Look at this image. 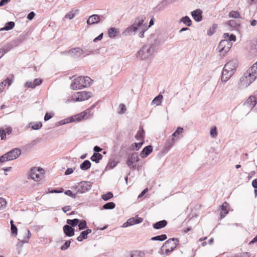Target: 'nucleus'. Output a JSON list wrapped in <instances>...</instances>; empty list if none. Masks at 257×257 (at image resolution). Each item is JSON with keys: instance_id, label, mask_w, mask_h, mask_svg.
I'll list each match as a JSON object with an SVG mask.
<instances>
[{"instance_id": "obj_42", "label": "nucleus", "mask_w": 257, "mask_h": 257, "mask_svg": "<svg viewBox=\"0 0 257 257\" xmlns=\"http://www.w3.org/2000/svg\"><path fill=\"white\" fill-rule=\"evenodd\" d=\"M250 255L249 252H244L235 254L233 257H249Z\"/></svg>"}, {"instance_id": "obj_45", "label": "nucleus", "mask_w": 257, "mask_h": 257, "mask_svg": "<svg viewBox=\"0 0 257 257\" xmlns=\"http://www.w3.org/2000/svg\"><path fill=\"white\" fill-rule=\"evenodd\" d=\"M42 126L41 122H37L32 125L31 128L32 130H39Z\"/></svg>"}, {"instance_id": "obj_57", "label": "nucleus", "mask_w": 257, "mask_h": 257, "mask_svg": "<svg viewBox=\"0 0 257 257\" xmlns=\"http://www.w3.org/2000/svg\"><path fill=\"white\" fill-rule=\"evenodd\" d=\"M53 115L47 112L44 116V120L45 121H48L50 119H51L53 117Z\"/></svg>"}, {"instance_id": "obj_63", "label": "nucleus", "mask_w": 257, "mask_h": 257, "mask_svg": "<svg viewBox=\"0 0 257 257\" xmlns=\"http://www.w3.org/2000/svg\"><path fill=\"white\" fill-rule=\"evenodd\" d=\"M93 150L95 153H99V152H101L102 150V149L100 148L99 147L96 146L94 147Z\"/></svg>"}, {"instance_id": "obj_24", "label": "nucleus", "mask_w": 257, "mask_h": 257, "mask_svg": "<svg viewBox=\"0 0 257 257\" xmlns=\"http://www.w3.org/2000/svg\"><path fill=\"white\" fill-rule=\"evenodd\" d=\"M167 224V221L165 220H162L157 222L153 224V227L156 229H159L165 227Z\"/></svg>"}, {"instance_id": "obj_23", "label": "nucleus", "mask_w": 257, "mask_h": 257, "mask_svg": "<svg viewBox=\"0 0 257 257\" xmlns=\"http://www.w3.org/2000/svg\"><path fill=\"white\" fill-rule=\"evenodd\" d=\"M92 232L91 229H87L80 233L79 236L77 237V240L78 241H82L83 239L87 238V235Z\"/></svg>"}, {"instance_id": "obj_26", "label": "nucleus", "mask_w": 257, "mask_h": 257, "mask_svg": "<svg viewBox=\"0 0 257 257\" xmlns=\"http://www.w3.org/2000/svg\"><path fill=\"white\" fill-rule=\"evenodd\" d=\"M102 158V155L99 153H94L93 155L91 157V160L95 162L96 163H98L99 161Z\"/></svg>"}, {"instance_id": "obj_56", "label": "nucleus", "mask_w": 257, "mask_h": 257, "mask_svg": "<svg viewBox=\"0 0 257 257\" xmlns=\"http://www.w3.org/2000/svg\"><path fill=\"white\" fill-rule=\"evenodd\" d=\"M11 229L12 233L13 234H17L18 229H17V227L14 224H12V225L11 226Z\"/></svg>"}, {"instance_id": "obj_33", "label": "nucleus", "mask_w": 257, "mask_h": 257, "mask_svg": "<svg viewBox=\"0 0 257 257\" xmlns=\"http://www.w3.org/2000/svg\"><path fill=\"white\" fill-rule=\"evenodd\" d=\"M15 26V23L14 22H9L7 23L3 28L1 30H12Z\"/></svg>"}, {"instance_id": "obj_46", "label": "nucleus", "mask_w": 257, "mask_h": 257, "mask_svg": "<svg viewBox=\"0 0 257 257\" xmlns=\"http://www.w3.org/2000/svg\"><path fill=\"white\" fill-rule=\"evenodd\" d=\"M144 130H142V131H139L138 132L136 138L138 140H143L144 139Z\"/></svg>"}, {"instance_id": "obj_9", "label": "nucleus", "mask_w": 257, "mask_h": 257, "mask_svg": "<svg viewBox=\"0 0 257 257\" xmlns=\"http://www.w3.org/2000/svg\"><path fill=\"white\" fill-rule=\"evenodd\" d=\"M92 187V183L88 181H82L79 183V185L77 186V193H83L88 191Z\"/></svg>"}, {"instance_id": "obj_30", "label": "nucleus", "mask_w": 257, "mask_h": 257, "mask_svg": "<svg viewBox=\"0 0 257 257\" xmlns=\"http://www.w3.org/2000/svg\"><path fill=\"white\" fill-rule=\"evenodd\" d=\"M118 34V31L116 29L111 27L109 29L108 31V34L109 37L111 38H115Z\"/></svg>"}, {"instance_id": "obj_35", "label": "nucleus", "mask_w": 257, "mask_h": 257, "mask_svg": "<svg viewBox=\"0 0 257 257\" xmlns=\"http://www.w3.org/2000/svg\"><path fill=\"white\" fill-rule=\"evenodd\" d=\"M117 164V162L115 161L114 160H110L107 166H106V169H111L114 168Z\"/></svg>"}, {"instance_id": "obj_44", "label": "nucleus", "mask_w": 257, "mask_h": 257, "mask_svg": "<svg viewBox=\"0 0 257 257\" xmlns=\"http://www.w3.org/2000/svg\"><path fill=\"white\" fill-rule=\"evenodd\" d=\"M13 46L12 44H9L5 45L3 48H2L3 51L5 52V53H7L9 51H10L11 49H12Z\"/></svg>"}, {"instance_id": "obj_25", "label": "nucleus", "mask_w": 257, "mask_h": 257, "mask_svg": "<svg viewBox=\"0 0 257 257\" xmlns=\"http://www.w3.org/2000/svg\"><path fill=\"white\" fill-rule=\"evenodd\" d=\"M91 164L89 160H85L80 165V168L83 171L88 170L91 167Z\"/></svg>"}, {"instance_id": "obj_6", "label": "nucleus", "mask_w": 257, "mask_h": 257, "mask_svg": "<svg viewBox=\"0 0 257 257\" xmlns=\"http://www.w3.org/2000/svg\"><path fill=\"white\" fill-rule=\"evenodd\" d=\"M142 21H144L143 17H139L135 19L134 23L130 27H127L123 34L126 35H132L138 31V29H141V24Z\"/></svg>"}, {"instance_id": "obj_37", "label": "nucleus", "mask_w": 257, "mask_h": 257, "mask_svg": "<svg viewBox=\"0 0 257 257\" xmlns=\"http://www.w3.org/2000/svg\"><path fill=\"white\" fill-rule=\"evenodd\" d=\"M183 128L181 127H178L175 132L172 134V140H174V138L177 137L179 135L181 134L183 132Z\"/></svg>"}, {"instance_id": "obj_12", "label": "nucleus", "mask_w": 257, "mask_h": 257, "mask_svg": "<svg viewBox=\"0 0 257 257\" xmlns=\"http://www.w3.org/2000/svg\"><path fill=\"white\" fill-rule=\"evenodd\" d=\"M42 169L34 167L31 169L30 176L31 179L35 181H39L41 179L40 173L43 171Z\"/></svg>"}, {"instance_id": "obj_2", "label": "nucleus", "mask_w": 257, "mask_h": 257, "mask_svg": "<svg viewBox=\"0 0 257 257\" xmlns=\"http://www.w3.org/2000/svg\"><path fill=\"white\" fill-rule=\"evenodd\" d=\"M257 78V62L253 64L240 78L238 88L243 89L247 88Z\"/></svg>"}, {"instance_id": "obj_59", "label": "nucleus", "mask_w": 257, "mask_h": 257, "mask_svg": "<svg viewBox=\"0 0 257 257\" xmlns=\"http://www.w3.org/2000/svg\"><path fill=\"white\" fill-rule=\"evenodd\" d=\"M35 13L34 12H30L27 16V19L29 20H32L35 16Z\"/></svg>"}, {"instance_id": "obj_50", "label": "nucleus", "mask_w": 257, "mask_h": 257, "mask_svg": "<svg viewBox=\"0 0 257 257\" xmlns=\"http://www.w3.org/2000/svg\"><path fill=\"white\" fill-rule=\"evenodd\" d=\"M119 107L120 109V111L119 112V113L123 114L125 112L126 107L125 105H124L123 104H120L119 106Z\"/></svg>"}, {"instance_id": "obj_17", "label": "nucleus", "mask_w": 257, "mask_h": 257, "mask_svg": "<svg viewBox=\"0 0 257 257\" xmlns=\"http://www.w3.org/2000/svg\"><path fill=\"white\" fill-rule=\"evenodd\" d=\"M64 234L69 237L73 236L74 235L75 229L70 225L66 224L63 226Z\"/></svg>"}, {"instance_id": "obj_38", "label": "nucleus", "mask_w": 257, "mask_h": 257, "mask_svg": "<svg viewBox=\"0 0 257 257\" xmlns=\"http://www.w3.org/2000/svg\"><path fill=\"white\" fill-rule=\"evenodd\" d=\"M115 206V204L112 202L107 203L103 205V208L104 209H112Z\"/></svg>"}, {"instance_id": "obj_36", "label": "nucleus", "mask_w": 257, "mask_h": 257, "mask_svg": "<svg viewBox=\"0 0 257 257\" xmlns=\"http://www.w3.org/2000/svg\"><path fill=\"white\" fill-rule=\"evenodd\" d=\"M167 238V235L166 234H162L160 235H157L154 237H152L151 239L152 240H159V241H164Z\"/></svg>"}, {"instance_id": "obj_22", "label": "nucleus", "mask_w": 257, "mask_h": 257, "mask_svg": "<svg viewBox=\"0 0 257 257\" xmlns=\"http://www.w3.org/2000/svg\"><path fill=\"white\" fill-rule=\"evenodd\" d=\"M256 104L255 97L253 96H249L245 101L244 105L252 108Z\"/></svg>"}, {"instance_id": "obj_8", "label": "nucleus", "mask_w": 257, "mask_h": 257, "mask_svg": "<svg viewBox=\"0 0 257 257\" xmlns=\"http://www.w3.org/2000/svg\"><path fill=\"white\" fill-rule=\"evenodd\" d=\"M92 96V93L90 92L82 91L78 92L73 94L71 96V100L72 101H82L87 100Z\"/></svg>"}, {"instance_id": "obj_62", "label": "nucleus", "mask_w": 257, "mask_h": 257, "mask_svg": "<svg viewBox=\"0 0 257 257\" xmlns=\"http://www.w3.org/2000/svg\"><path fill=\"white\" fill-rule=\"evenodd\" d=\"M102 37H103V33H101L98 36H97V37H96L94 39L93 42H96L98 41H100L102 39Z\"/></svg>"}, {"instance_id": "obj_4", "label": "nucleus", "mask_w": 257, "mask_h": 257, "mask_svg": "<svg viewBox=\"0 0 257 257\" xmlns=\"http://www.w3.org/2000/svg\"><path fill=\"white\" fill-rule=\"evenodd\" d=\"M92 80L88 76H80L75 78L70 85L72 89L77 90L90 86Z\"/></svg>"}, {"instance_id": "obj_11", "label": "nucleus", "mask_w": 257, "mask_h": 257, "mask_svg": "<svg viewBox=\"0 0 257 257\" xmlns=\"http://www.w3.org/2000/svg\"><path fill=\"white\" fill-rule=\"evenodd\" d=\"M21 151L20 149L18 148H15L12 149L6 154L7 161H12L18 158L21 155Z\"/></svg>"}, {"instance_id": "obj_47", "label": "nucleus", "mask_w": 257, "mask_h": 257, "mask_svg": "<svg viewBox=\"0 0 257 257\" xmlns=\"http://www.w3.org/2000/svg\"><path fill=\"white\" fill-rule=\"evenodd\" d=\"M71 243L70 240H67L66 241L64 244L61 246V249L62 250H66L70 246V244Z\"/></svg>"}, {"instance_id": "obj_31", "label": "nucleus", "mask_w": 257, "mask_h": 257, "mask_svg": "<svg viewBox=\"0 0 257 257\" xmlns=\"http://www.w3.org/2000/svg\"><path fill=\"white\" fill-rule=\"evenodd\" d=\"M223 40L229 41L230 42H231V41H235L236 40V37L234 35L231 34L229 35L228 33H224L223 34Z\"/></svg>"}, {"instance_id": "obj_20", "label": "nucleus", "mask_w": 257, "mask_h": 257, "mask_svg": "<svg viewBox=\"0 0 257 257\" xmlns=\"http://www.w3.org/2000/svg\"><path fill=\"white\" fill-rule=\"evenodd\" d=\"M153 147L151 145L145 147L141 151L140 155L142 158H146L152 152Z\"/></svg>"}, {"instance_id": "obj_48", "label": "nucleus", "mask_w": 257, "mask_h": 257, "mask_svg": "<svg viewBox=\"0 0 257 257\" xmlns=\"http://www.w3.org/2000/svg\"><path fill=\"white\" fill-rule=\"evenodd\" d=\"M0 137L1 140H4L6 139V132L3 128H0Z\"/></svg>"}, {"instance_id": "obj_58", "label": "nucleus", "mask_w": 257, "mask_h": 257, "mask_svg": "<svg viewBox=\"0 0 257 257\" xmlns=\"http://www.w3.org/2000/svg\"><path fill=\"white\" fill-rule=\"evenodd\" d=\"M7 204V202L3 198H0V209Z\"/></svg>"}, {"instance_id": "obj_41", "label": "nucleus", "mask_w": 257, "mask_h": 257, "mask_svg": "<svg viewBox=\"0 0 257 257\" xmlns=\"http://www.w3.org/2000/svg\"><path fill=\"white\" fill-rule=\"evenodd\" d=\"M113 197V194L111 192H108L106 194L102 195L101 198L103 200L107 201Z\"/></svg>"}, {"instance_id": "obj_21", "label": "nucleus", "mask_w": 257, "mask_h": 257, "mask_svg": "<svg viewBox=\"0 0 257 257\" xmlns=\"http://www.w3.org/2000/svg\"><path fill=\"white\" fill-rule=\"evenodd\" d=\"M229 205L228 203L224 202L221 206V212H220V217L221 218H224L228 213V208Z\"/></svg>"}, {"instance_id": "obj_29", "label": "nucleus", "mask_w": 257, "mask_h": 257, "mask_svg": "<svg viewBox=\"0 0 257 257\" xmlns=\"http://www.w3.org/2000/svg\"><path fill=\"white\" fill-rule=\"evenodd\" d=\"M141 29H138V31L140 32L139 36L140 38H143L144 37V33L147 30V25L144 24V21H142L141 26Z\"/></svg>"}, {"instance_id": "obj_54", "label": "nucleus", "mask_w": 257, "mask_h": 257, "mask_svg": "<svg viewBox=\"0 0 257 257\" xmlns=\"http://www.w3.org/2000/svg\"><path fill=\"white\" fill-rule=\"evenodd\" d=\"M75 169V167H74L73 168H67L65 172V175H68L72 174L74 172V170Z\"/></svg>"}, {"instance_id": "obj_43", "label": "nucleus", "mask_w": 257, "mask_h": 257, "mask_svg": "<svg viewBox=\"0 0 257 257\" xmlns=\"http://www.w3.org/2000/svg\"><path fill=\"white\" fill-rule=\"evenodd\" d=\"M42 83L41 79H35L32 82V88H35L36 86L40 85Z\"/></svg>"}, {"instance_id": "obj_61", "label": "nucleus", "mask_w": 257, "mask_h": 257, "mask_svg": "<svg viewBox=\"0 0 257 257\" xmlns=\"http://www.w3.org/2000/svg\"><path fill=\"white\" fill-rule=\"evenodd\" d=\"M5 161H8L6 154L0 157V163H3Z\"/></svg>"}, {"instance_id": "obj_1", "label": "nucleus", "mask_w": 257, "mask_h": 257, "mask_svg": "<svg viewBox=\"0 0 257 257\" xmlns=\"http://www.w3.org/2000/svg\"><path fill=\"white\" fill-rule=\"evenodd\" d=\"M159 44V39L155 34H152L148 39V43L144 45L137 52V58L141 60H151L155 52V47Z\"/></svg>"}, {"instance_id": "obj_13", "label": "nucleus", "mask_w": 257, "mask_h": 257, "mask_svg": "<svg viewBox=\"0 0 257 257\" xmlns=\"http://www.w3.org/2000/svg\"><path fill=\"white\" fill-rule=\"evenodd\" d=\"M143 221V219L139 217L138 215L135 217L130 218L127 221L124 223L122 225L123 227H127L129 226L133 225L136 224H139Z\"/></svg>"}, {"instance_id": "obj_52", "label": "nucleus", "mask_w": 257, "mask_h": 257, "mask_svg": "<svg viewBox=\"0 0 257 257\" xmlns=\"http://www.w3.org/2000/svg\"><path fill=\"white\" fill-rule=\"evenodd\" d=\"M27 232L28 236L26 237H25L24 239L22 240V242L24 243L28 242L29 239L31 235L30 231L29 229L27 230Z\"/></svg>"}, {"instance_id": "obj_5", "label": "nucleus", "mask_w": 257, "mask_h": 257, "mask_svg": "<svg viewBox=\"0 0 257 257\" xmlns=\"http://www.w3.org/2000/svg\"><path fill=\"white\" fill-rule=\"evenodd\" d=\"M179 240L176 238H172L167 240L161 248L162 253L165 252L166 254L172 251L179 243Z\"/></svg>"}, {"instance_id": "obj_3", "label": "nucleus", "mask_w": 257, "mask_h": 257, "mask_svg": "<svg viewBox=\"0 0 257 257\" xmlns=\"http://www.w3.org/2000/svg\"><path fill=\"white\" fill-rule=\"evenodd\" d=\"M236 60H231L224 66L222 71L221 81L224 82L227 81L234 73L237 66Z\"/></svg>"}, {"instance_id": "obj_64", "label": "nucleus", "mask_w": 257, "mask_h": 257, "mask_svg": "<svg viewBox=\"0 0 257 257\" xmlns=\"http://www.w3.org/2000/svg\"><path fill=\"white\" fill-rule=\"evenodd\" d=\"M252 186L253 188L257 189V179H255L252 181Z\"/></svg>"}, {"instance_id": "obj_7", "label": "nucleus", "mask_w": 257, "mask_h": 257, "mask_svg": "<svg viewBox=\"0 0 257 257\" xmlns=\"http://www.w3.org/2000/svg\"><path fill=\"white\" fill-rule=\"evenodd\" d=\"M232 47V43L226 40H222L219 43L217 50L219 53V55L223 57Z\"/></svg>"}, {"instance_id": "obj_15", "label": "nucleus", "mask_w": 257, "mask_h": 257, "mask_svg": "<svg viewBox=\"0 0 257 257\" xmlns=\"http://www.w3.org/2000/svg\"><path fill=\"white\" fill-rule=\"evenodd\" d=\"M86 114V112L83 111L79 114L71 116L68 118L69 122H79L84 118Z\"/></svg>"}, {"instance_id": "obj_53", "label": "nucleus", "mask_w": 257, "mask_h": 257, "mask_svg": "<svg viewBox=\"0 0 257 257\" xmlns=\"http://www.w3.org/2000/svg\"><path fill=\"white\" fill-rule=\"evenodd\" d=\"M217 135L216 128V127H214L211 128L210 131V135L212 137H215Z\"/></svg>"}, {"instance_id": "obj_49", "label": "nucleus", "mask_w": 257, "mask_h": 257, "mask_svg": "<svg viewBox=\"0 0 257 257\" xmlns=\"http://www.w3.org/2000/svg\"><path fill=\"white\" fill-rule=\"evenodd\" d=\"M12 83V80L9 78H7L4 81L2 82V84L6 86L8 84L9 86L11 85Z\"/></svg>"}, {"instance_id": "obj_60", "label": "nucleus", "mask_w": 257, "mask_h": 257, "mask_svg": "<svg viewBox=\"0 0 257 257\" xmlns=\"http://www.w3.org/2000/svg\"><path fill=\"white\" fill-rule=\"evenodd\" d=\"M64 189L63 188H61L60 189H52L51 191H49V193H62Z\"/></svg>"}, {"instance_id": "obj_28", "label": "nucleus", "mask_w": 257, "mask_h": 257, "mask_svg": "<svg viewBox=\"0 0 257 257\" xmlns=\"http://www.w3.org/2000/svg\"><path fill=\"white\" fill-rule=\"evenodd\" d=\"M130 257H145V254L139 250H134L130 253Z\"/></svg>"}, {"instance_id": "obj_55", "label": "nucleus", "mask_w": 257, "mask_h": 257, "mask_svg": "<svg viewBox=\"0 0 257 257\" xmlns=\"http://www.w3.org/2000/svg\"><path fill=\"white\" fill-rule=\"evenodd\" d=\"M75 16V14L73 12H70V13L67 14L65 15L66 18H68L69 19H73Z\"/></svg>"}, {"instance_id": "obj_19", "label": "nucleus", "mask_w": 257, "mask_h": 257, "mask_svg": "<svg viewBox=\"0 0 257 257\" xmlns=\"http://www.w3.org/2000/svg\"><path fill=\"white\" fill-rule=\"evenodd\" d=\"M102 17V16H101ZM100 21V16L98 15H92L90 16L87 21V24L88 25H93L97 24Z\"/></svg>"}, {"instance_id": "obj_40", "label": "nucleus", "mask_w": 257, "mask_h": 257, "mask_svg": "<svg viewBox=\"0 0 257 257\" xmlns=\"http://www.w3.org/2000/svg\"><path fill=\"white\" fill-rule=\"evenodd\" d=\"M77 225H78L79 230H83L87 227V223L85 220H79V222Z\"/></svg>"}, {"instance_id": "obj_18", "label": "nucleus", "mask_w": 257, "mask_h": 257, "mask_svg": "<svg viewBox=\"0 0 257 257\" xmlns=\"http://www.w3.org/2000/svg\"><path fill=\"white\" fill-rule=\"evenodd\" d=\"M202 14L201 10L197 9L191 12V16L195 21L199 22L202 20Z\"/></svg>"}, {"instance_id": "obj_34", "label": "nucleus", "mask_w": 257, "mask_h": 257, "mask_svg": "<svg viewBox=\"0 0 257 257\" xmlns=\"http://www.w3.org/2000/svg\"><path fill=\"white\" fill-rule=\"evenodd\" d=\"M67 225H71L72 227L76 226L79 222V219L75 218L74 219H67Z\"/></svg>"}, {"instance_id": "obj_32", "label": "nucleus", "mask_w": 257, "mask_h": 257, "mask_svg": "<svg viewBox=\"0 0 257 257\" xmlns=\"http://www.w3.org/2000/svg\"><path fill=\"white\" fill-rule=\"evenodd\" d=\"M180 21L183 23L185 25L187 26H190L192 25V21L191 19L188 16H185L182 17Z\"/></svg>"}, {"instance_id": "obj_27", "label": "nucleus", "mask_w": 257, "mask_h": 257, "mask_svg": "<svg viewBox=\"0 0 257 257\" xmlns=\"http://www.w3.org/2000/svg\"><path fill=\"white\" fill-rule=\"evenodd\" d=\"M162 99L163 95L160 93L152 101V104H156L157 106L160 105L162 103Z\"/></svg>"}, {"instance_id": "obj_16", "label": "nucleus", "mask_w": 257, "mask_h": 257, "mask_svg": "<svg viewBox=\"0 0 257 257\" xmlns=\"http://www.w3.org/2000/svg\"><path fill=\"white\" fill-rule=\"evenodd\" d=\"M68 53H69V56L72 57L78 58L82 55L83 51L79 48H75L70 50Z\"/></svg>"}, {"instance_id": "obj_14", "label": "nucleus", "mask_w": 257, "mask_h": 257, "mask_svg": "<svg viewBox=\"0 0 257 257\" xmlns=\"http://www.w3.org/2000/svg\"><path fill=\"white\" fill-rule=\"evenodd\" d=\"M240 25L239 20H231L226 23L227 29L229 31L238 30Z\"/></svg>"}, {"instance_id": "obj_39", "label": "nucleus", "mask_w": 257, "mask_h": 257, "mask_svg": "<svg viewBox=\"0 0 257 257\" xmlns=\"http://www.w3.org/2000/svg\"><path fill=\"white\" fill-rule=\"evenodd\" d=\"M229 17L235 19L240 18V15L237 11H231L229 13Z\"/></svg>"}, {"instance_id": "obj_51", "label": "nucleus", "mask_w": 257, "mask_h": 257, "mask_svg": "<svg viewBox=\"0 0 257 257\" xmlns=\"http://www.w3.org/2000/svg\"><path fill=\"white\" fill-rule=\"evenodd\" d=\"M65 194L71 196L73 198H75L76 197V194H73L72 192L69 190L66 191L65 192Z\"/></svg>"}, {"instance_id": "obj_10", "label": "nucleus", "mask_w": 257, "mask_h": 257, "mask_svg": "<svg viewBox=\"0 0 257 257\" xmlns=\"http://www.w3.org/2000/svg\"><path fill=\"white\" fill-rule=\"evenodd\" d=\"M139 161V158L138 153H134L128 157L126 164L130 168L135 169L137 165V163Z\"/></svg>"}]
</instances>
